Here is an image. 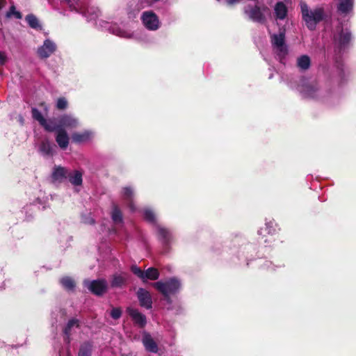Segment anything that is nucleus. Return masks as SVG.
<instances>
[{"label":"nucleus","mask_w":356,"mask_h":356,"mask_svg":"<svg viewBox=\"0 0 356 356\" xmlns=\"http://www.w3.org/2000/svg\"><path fill=\"white\" fill-rule=\"evenodd\" d=\"M39 209H45L49 207L47 197H37L32 203Z\"/></svg>","instance_id":"nucleus-38"},{"label":"nucleus","mask_w":356,"mask_h":356,"mask_svg":"<svg viewBox=\"0 0 356 356\" xmlns=\"http://www.w3.org/2000/svg\"><path fill=\"white\" fill-rule=\"evenodd\" d=\"M122 312L119 308H113L111 312V316L113 319H118L120 318Z\"/></svg>","instance_id":"nucleus-43"},{"label":"nucleus","mask_w":356,"mask_h":356,"mask_svg":"<svg viewBox=\"0 0 356 356\" xmlns=\"http://www.w3.org/2000/svg\"><path fill=\"white\" fill-rule=\"evenodd\" d=\"M31 112L33 118L37 120L40 125H42L43 122H45L46 119L43 117L41 112L36 108H33Z\"/></svg>","instance_id":"nucleus-39"},{"label":"nucleus","mask_w":356,"mask_h":356,"mask_svg":"<svg viewBox=\"0 0 356 356\" xmlns=\"http://www.w3.org/2000/svg\"><path fill=\"white\" fill-rule=\"evenodd\" d=\"M355 0H337V10L339 15L348 16L353 10Z\"/></svg>","instance_id":"nucleus-20"},{"label":"nucleus","mask_w":356,"mask_h":356,"mask_svg":"<svg viewBox=\"0 0 356 356\" xmlns=\"http://www.w3.org/2000/svg\"><path fill=\"white\" fill-rule=\"evenodd\" d=\"M140 212L144 220L154 226V228L156 225H159L157 222L156 214L153 209L146 207L140 210Z\"/></svg>","instance_id":"nucleus-26"},{"label":"nucleus","mask_w":356,"mask_h":356,"mask_svg":"<svg viewBox=\"0 0 356 356\" xmlns=\"http://www.w3.org/2000/svg\"><path fill=\"white\" fill-rule=\"evenodd\" d=\"M127 312L135 324H136L140 327H143L145 326L147 324L146 316L140 312L138 309L132 307H128L127 309Z\"/></svg>","instance_id":"nucleus-23"},{"label":"nucleus","mask_w":356,"mask_h":356,"mask_svg":"<svg viewBox=\"0 0 356 356\" xmlns=\"http://www.w3.org/2000/svg\"><path fill=\"white\" fill-rule=\"evenodd\" d=\"M41 126H42L48 131H56L57 132L58 130L60 129L59 122H56L54 120L52 119L45 120V122H43Z\"/></svg>","instance_id":"nucleus-36"},{"label":"nucleus","mask_w":356,"mask_h":356,"mask_svg":"<svg viewBox=\"0 0 356 356\" xmlns=\"http://www.w3.org/2000/svg\"><path fill=\"white\" fill-rule=\"evenodd\" d=\"M142 342L147 351L153 353L158 352V346L149 333L144 332Z\"/></svg>","instance_id":"nucleus-28"},{"label":"nucleus","mask_w":356,"mask_h":356,"mask_svg":"<svg viewBox=\"0 0 356 356\" xmlns=\"http://www.w3.org/2000/svg\"><path fill=\"white\" fill-rule=\"evenodd\" d=\"M39 152L44 156H53L54 153V146L48 140H43L39 146Z\"/></svg>","instance_id":"nucleus-31"},{"label":"nucleus","mask_w":356,"mask_h":356,"mask_svg":"<svg viewBox=\"0 0 356 356\" xmlns=\"http://www.w3.org/2000/svg\"><path fill=\"white\" fill-rule=\"evenodd\" d=\"M92 344L90 341L83 342L79 348V353L82 356H91Z\"/></svg>","instance_id":"nucleus-37"},{"label":"nucleus","mask_w":356,"mask_h":356,"mask_svg":"<svg viewBox=\"0 0 356 356\" xmlns=\"http://www.w3.org/2000/svg\"><path fill=\"white\" fill-rule=\"evenodd\" d=\"M352 40V33L348 29H341L334 35V42L340 51L345 50L349 46Z\"/></svg>","instance_id":"nucleus-14"},{"label":"nucleus","mask_w":356,"mask_h":356,"mask_svg":"<svg viewBox=\"0 0 356 356\" xmlns=\"http://www.w3.org/2000/svg\"><path fill=\"white\" fill-rule=\"evenodd\" d=\"M275 14L276 18L280 20L284 19L287 14V8L285 4L282 2H277L275 6Z\"/></svg>","instance_id":"nucleus-33"},{"label":"nucleus","mask_w":356,"mask_h":356,"mask_svg":"<svg viewBox=\"0 0 356 356\" xmlns=\"http://www.w3.org/2000/svg\"><path fill=\"white\" fill-rule=\"evenodd\" d=\"M263 267L266 269L274 270L273 264L270 261L265 260L263 264Z\"/></svg>","instance_id":"nucleus-46"},{"label":"nucleus","mask_w":356,"mask_h":356,"mask_svg":"<svg viewBox=\"0 0 356 356\" xmlns=\"http://www.w3.org/2000/svg\"><path fill=\"white\" fill-rule=\"evenodd\" d=\"M6 17L10 18L12 16H14L16 19H20L22 17V15L20 12L16 10V8L15 5H11L6 15Z\"/></svg>","instance_id":"nucleus-40"},{"label":"nucleus","mask_w":356,"mask_h":356,"mask_svg":"<svg viewBox=\"0 0 356 356\" xmlns=\"http://www.w3.org/2000/svg\"><path fill=\"white\" fill-rule=\"evenodd\" d=\"M157 237L162 244L163 253H168L174 242L172 232L168 228L159 225L155 227Z\"/></svg>","instance_id":"nucleus-7"},{"label":"nucleus","mask_w":356,"mask_h":356,"mask_svg":"<svg viewBox=\"0 0 356 356\" xmlns=\"http://www.w3.org/2000/svg\"><path fill=\"white\" fill-rule=\"evenodd\" d=\"M81 325V320L76 317H72L63 326V339L67 348H70L73 336L76 333V330L80 329Z\"/></svg>","instance_id":"nucleus-6"},{"label":"nucleus","mask_w":356,"mask_h":356,"mask_svg":"<svg viewBox=\"0 0 356 356\" xmlns=\"http://www.w3.org/2000/svg\"><path fill=\"white\" fill-rule=\"evenodd\" d=\"M120 195L124 201L127 207L131 212L134 213L137 211V208L134 202V189L132 186H128L123 187L121 190Z\"/></svg>","instance_id":"nucleus-19"},{"label":"nucleus","mask_w":356,"mask_h":356,"mask_svg":"<svg viewBox=\"0 0 356 356\" xmlns=\"http://www.w3.org/2000/svg\"><path fill=\"white\" fill-rule=\"evenodd\" d=\"M71 9L81 13L88 22H96L101 13L99 9L94 6H85L76 3Z\"/></svg>","instance_id":"nucleus-10"},{"label":"nucleus","mask_w":356,"mask_h":356,"mask_svg":"<svg viewBox=\"0 0 356 356\" xmlns=\"http://www.w3.org/2000/svg\"><path fill=\"white\" fill-rule=\"evenodd\" d=\"M268 10V8L264 6L262 8L257 6H248L245 8V13L252 21L263 24L266 21L264 12Z\"/></svg>","instance_id":"nucleus-13"},{"label":"nucleus","mask_w":356,"mask_h":356,"mask_svg":"<svg viewBox=\"0 0 356 356\" xmlns=\"http://www.w3.org/2000/svg\"><path fill=\"white\" fill-rule=\"evenodd\" d=\"M26 22L29 26L33 29H41L42 26L40 24L38 19L33 14H29L25 17Z\"/></svg>","instance_id":"nucleus-35"},{"label":"nucleus","mask_w":356,"mask_h":356,"mask_svg":"<svg viewBox=\"0 0 356 356\" xmlns=\"http://www.w3.org/2000/svg\"><path fill=\"white\" fill-rule=\"evenodd\" d=\"M69 169L67 168L55 165L51 172V178L54 182L62 183L67 179L69 176Z\"/></svg>","instance_id":"nucleus-21"},{"label":"nucleus","mask_w":356,"mask_h":356,"mask_svg":"<svg viewBox=\"0 0 356 356\" xmlns=\"http://www.w3.org/2000/svg\"><path fill=\"white\" fill-rule=\"evenodd\" d=\"M67 312L64 308L55 307L51 312V323L52 326L63 321L66 316Z\"/></svg>","instance_id":"nucleus-27"},{"label":"nucleus","mask_w":356,"mask_h":356,"mask_svg":"<svg viewBox=\"0 0 356 356\" xmlns=\"http://www.w3.org/2000/svg\"><path fill=\"white\" fill-rule=\"evenodd\" d=\"M140 20L144 27L150 31H156L161 26L159 16L153 10H145L141 13Z\"/></svg>","instance_id":"nucleus-8"},{"label":"nucleus","mask_w":356,"mask_h":356,"mask_svg":"<svg viewBox=\"0 0 356 356\" xmlns=\"http://www.w3.org/2000/svg\"><path fill=\"white\" fill-rule=\"evenodd\" d=\"M270 44L277 60L284 64L289 54L288 45L285 40V31H280L277 33L270 35Z\"/></svg>","instance_id":"nucleus-4"},{"label":"nucleus","mask_w":356,"mask_h":356,"mask_svg":"<svg viewBox=\"0 0 356 356\" xmlns=\"http://www.w3.org/2000/svg\"><path fill=\"white\" fill-rule=\"evenodd\" d=\"M67 179L73 186H81L83 183V173L79 170H69V176H67Z\"/></svg>","instance_id":"nucleus-30"},{"label":"nucleus","mask_w":356,"mask_h":356,"mask_svg":"<svg viewBox=\"0 0 356 356\" xmlns=\"http://www.w3.org/2000/svg\"><path fill=\"white\" fill-rule=\"evenodd\" d=\"M110 216L115 225L122 226L124 225L122 211L119 206L115 203H113L111 205Z\"/></svg>","instance_id":"nucleus-25"},{"label":"nucleus","mask_w":356,"mask_h":356,"mask_svg":"<svg viewBox=\"0 0 356 356\" xmlns=\"http://www.w3.org/2000/svg\"><path fill=\"white\" fill-rule=\"evenodd\" d=\"M58 122L61 129H76L80 127L78 118L71 113H65L58 117Z\"/></svg>","instance_id":"nucleus-18"},{"label":"nucleus","mask_w":356,"mask_h":356,"mask_svg":"<svg viewBox=\"0 0 356 356\" xmlns=\"http://www.w3.org/2000/svg\"><path fill=\"white\" fill-rule=\"evenodd\" d=\"M311 65L310 58L307 55H302L297 59V66L302 71L307 70Z\"/></svg>","instance_id":"nucleus-34"},{"label":"nucleus","mask_w":356,"mask_h":356,"mask_svg":"<svg viewBox=\"0 0 356 356\" xmlns=\"http://www.w3.org/2000/svg\"><path fill=\"white\" fill-rule=\"evenodd\" d=\"M152 286L161 293L166 303L170 305L172 300L170 296L178 293L181 289V284L179 279L171 277L165 280H161L152 284Z\"/></svg>","instance_id":"nucleus-3"},{"label":"nucleus","mask_w":356,"mask_h":356,"mask_svg":"<svg viewBox=\"0 0 356 356\" xmlns=\"http://www.w3.org/2000/svg\"><path fill=\"white\" fill-rule=\"evenodd\" d=\"M69 6L70 7L72 8L74 5V0H64Z\"/></svg>","instance_id":"nucleus-48"},{"label":"nucleus","mask_w":356,"mask_h":356,"mask_svg":"<svg viewBox=\"0 0 356 356\" xmlns=\"http://www.w3.org/2000/svg\"><path fill=\"white\" fill-rule=\"evenodd\" d=\"M258 234L264 238V243L266 245H269L272 242V236L277 233V224L273 219H266L264 227L260 228Z\"/></svg>","instance_id":"nucleus-9"},{"label":"nucleus","mask_w":356,"mask_h":356,"mask_svg":"<svg viewBox=\"0 0 356 356\" xmlns=\"http://www.w3.org/2000/svg\"><path fill=\"white\" fill-rule=\"evenodd\" d=\"M32 210V205H26L23 208V212H24L26 214L28 213L29 211H31ZM26 220H30L33 218L32 213L30 215H26Z\"/></svg>","instance_id":"nucleus-45"},{"label":"nucleus","mask_w":356,"mask_h":356,"mask_svg":"<svg viewBox=\"0 0 356 356\" xmlns=\"http://www.w3.org/2000/svg\"><path fill=\"white\" fill-rule=\"evenodd\" d=\"M95 136V132L91 129L72 133L71 138L74 143L81 145L91 142Z\"/></svg>","instance_id":"nucleus-17"},{"label":"nucleus","mask_w":356,"mask_h":356,"mask_svg":"<svg viewBox=\"0 0 356 356\" xmlns=\"http://www.w3.org/2000/svg\"><path fill=\"white\" fill-rule=\"evenodd\" d=\"M57 49L56 44L51 39H46L43 44L38 47L37 54L41 59H47L50 57Z\"/></svg>","instance_id":"nucleus-16"},{"label":"nucleus","mask_w":356,"mask_h":356,"mask_svg":"<svg viewBox=\"0 0 356 356\" xmlns=\"http://www.w3.org/2000/svg\"><path fill=\"white\" fill-rule=\"evenodd\" d=\"M59 283L62 287L67 291H74L76 287L74 280L69 276H64L60 278Z\"/></svg>","instance_id":"nucleus-32"},{"label":"nucleus","mask_w":356,"mask_h":356,"mask_svg":"<svg viewBox=\"0 0 356 356\" xmlns=\"http://www.w3.org/2000/svg\"><path fill=\"white\" fill-rule=\"evenodd\" d=\"M83 285L93 294L100 296L105 293L108 289V282L105 279L95 280H86Z\"/></svg>","instance_id":"nucleus-11"},{"label":"nucleus","mask_w":356,"mask_h":356,"mask_svg":"<svg viewBox=\"0 0 356 356\" xmlns=\"http://www.w3.org/2000/svg\"><path fill=\"white\" fill-rule=\"evenodd\" d=\"M232 245L234 249L232 250V254H237L239 260L243 258L248 261L253 259L255 248L252 244L246 243L243 237H236L232 241Z\"/></svg>","instance_id":"nucleus-5"},{"label":"nucleus","mask_w":356,"mask_h":356,"mask_svg":"<svg viewBox=\"0 0 356 356\" xmlns=\"http://www.w3.org/2000/svg\"><path fill=\"white\" fill-rule=\"evenodd\" d=\"M68 102L65 97H59L56 101V106L58 110H65L67 108Z\"/></svg>","instance_id":"nucleus-41"},{"label":"nucleus","mask_w":356,"mask_h":356,"mask_svg":"<svg viewBox=\"0 0 356 356\" xmlns=\"http://www.w3.org/2000/svg\"><path fill=\"white\" fill-rule=\"evenodd\" d=\"M81 221L84 224H87V225H93L95 223V220L92 218V216L90 213H87L82 214V216H81Z\"/></svg>","instance_id":"nucleus-42"},{"label":"nucleus","mask_w":356,"mask_h":356,"mask_svg":"<svg viewBox=\"0 0 356 356\" xmlns=\"http://www.w3.org/2000/svg\"><path fill=\"white\" fill-rule=\"evenodd\" d=\"M131 270L143 282H146L147 280H156L159 279L160 275L159 270L153 267L149 268L146 270H143L136 265H132L131 266Z\"/></svg>","instance_id":"nucleus-12"},{"label":"nucleus","mask_w":356,"mask_h":356,"mask_svg":"<svg viewBox=\"0 0 356 356\" xmlns=\"http://www.w3.org/2000/svg\"><path fill=\"white\" fill-rule=\"evenodd\" d=\"M19 122H21V124H23L24 120L22 116H19Z\"/></svg>","instance_id":"nucleus-50"},{"label":"nucleus","mask_w":356,"mask_h":356,"mask_svg":"<svg viewBox=\"0 0 356 356\" xmlns=\"http://www.w3.org/2000/svg\"><path fill=\"white\" fill-rule=\"evenodd\" d=\"M105 24V28L108 29L113 35L128 39L134 38V33L122 24H118L106 22Z\"/></svg>","instance_id":"nucleus-15"},{"label":"nucleus","mask_w":356,"mask_h":356,"mask_svg":"<svg viewBox=\"0 0 356 356\" xmlns=\"http://www.w3.org/2000/svg\"><path fill=\"white\" fill-rule=\"evenodd\" d=\"M300 7L302 19L307 28L310 31H314L316 29L317 24L327 17L325 9L322 6L310 8L305 2L301 1Z\"/></svg>","instance_id":"nucleus-2"},{"label":"nucleus","mask_w":356,"mask_h":356,"mask_svg":"<svg viewBox=\"0 0 356 356\" xmlns=\"http://www.w3.org/2000/svg\"><path fill=\"white\" fill-rule=\"evenodd\" d=\"M69 136L64 129H59L56 132V141L62 149H65L69 145Z\"/></svg>","instance_id":"nucleus-29"},{"label":"nucleus","mask_w":356,"mask_h":356,"mask_svg":"<svg viewBox=\"0 0 356 356\" xmlns=\"http://www.w3.org/2000/svg\"><path fill=\"white\" fill-rule=\"evenodd\" d=\"M298 90L305 98L321 101L328 104H334L339 99L337 91L331 90L329 85H323L315 81L306 82L303 80L298 86Z\"/></svg>","instance_id":"nucleus-1"},{"label":"nucleus","mask_w":356,"mask_h":356,"mask_svg":"<svg viewBox=\"0 0 356 356\" xmlns=\"http://www.w3.org/2000/svg\"><path fill=\"white\" fill-rule=\"evenodd\" d=\"M346 73L342 68L339 69L338 72V81L339 83H343L346 79Z\"/></svg>","instance_id":"nucleus-44"},{"label":"nucleus","mask_w":356,"mask_h":356,"mask_svg":"<svg viewBox=\"0 0 356 356\" xmlns=\"http://www.w3.org/2000/svg\"><path fill=\"white\" fill-rule=\"evenodd\" d=\"M239 1L240 0H227V3L229 4H234V3L239 2Z\"/></svg>","instance_id":"nucleus-49"},{"label":"nucleus","mask_w":356,"mask_h":356,"mask_svg":"<svg viewBox=\"0 0 356 356\" xmlns=\"http://www.w3.org/2000/svg\"><path fill=\"white\" fill-rule=\"evenodd\" d=\"M129 280V275L126 272H121L113 275L111 280V286L113 288H122L125 286Z\"/></svg>","instance_id":"nucleus-24"},{"label":"nucleus","mask_w":356,"mask_h":356,"mask_svg":"<svg viewBox=\"0 0 356 356\" xmlns=\"http://www.w3.org/2000/svg\"><path fill=\"white\" fill-rule=\"evenodd\" d=\"M6 61V56L4 53L0 51V65H4Z\"/></svg>","instance_id":"nucleus-47"},{"label":"nucleus","mask_w":356,"mask_h":356,"mask_svg":"<svg viewBox=\"0 0 356 356\" xmlns=\"http://www.w3.org/2000/svg\"><path fill=\"white\" fill-rule=\"evenodd\" d=\"M272 77H273V74H270L269 76V79H272Z\"/></svg>","instance_id":"nucleus-51"},{"label":"nucleus","mask_w":356,"mask_h":356,"mask_svg":"<svg viewBox=\"0 0 356 356\" xmlns=\"http://www.w3.org/2000/svg\"><path fill=\"white\" fill-rule=\"evenodd\" d=\"M136 294L141 307H145L147 309H149L152 307V296L149 291L145 289L140 288L138 289Z\"/></svg>","instance_id":"nucleus-22"}]
</instances>
